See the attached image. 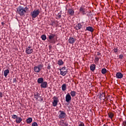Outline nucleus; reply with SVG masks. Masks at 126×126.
<instances>
[{"label": "nucleus", "mask_w": 126, "mask_h": 126, "mask_svg": "<svg viewBox=\"0 0 126 126\" xmlns=\"http://www.w3.org/2000/svg\"><path fill=\"white\" fill-rule=\"evenodd\" d=\"M70 100H71V96H70V94H69V93H67L65 96V101L68 103Z\"/></svg>", "instance_id": "12"}, {"label": "nucleus", "mask_w": 126, "mask_h": 126, "mask_svg": "<svg viewBox=\"0 0 126 126\" xmlns=\"http://www.w3.org/2000/svg\"><path fill=\"white\" fill-rule=\"evenodd\" d=\"M1 25L3 26L4 25V22H1Z\"/></svg>", "instance_id": "43"}, {"label": "nucleus", "mask_w": 126, "mask_h": 126, "mask_svg": "<svg viewBox=\"0 0 126 126\" xmlns=\"http://www.w3.org/2000/svg\"><path fill=\"white\" fill-rule=\"evenodd\" d=\"M32 118H29L27 119L26 122L27 124H31L32 123Z\"/></svg>", "instance_id": "23"}, {"label": "nucleus", "mask_w": 126, "mask_h": 126, "mask_svg": "<svg viewBox=\"0 0 126 126\" xmlns=\"http://www.w3.org/2000/svg\"><path fill=\"white\" fill-rule=\"evenodd\" d=\"M26 53L28 55H31L33 53V49L31 48V46H28L26 49Z\"/></svg>", "instance_id": "7"}, {"label": "nucleus", "mask_w": 126, "mask_h": 126, "mask_svg": "<svg viewBox=\"0 0 126 126\" xmlns=\"http://www.w3.org/2000/svg\"><path fill=\"white\" fill-rule=\"evenodd\" d=\"M68 13L71 16H72V15H74V10H73V9H69L68 10Z\"/></svg>", "instance_id": "17"}, {"label": "nucleus", "mask_w": 126, "mask_h": 126, "mask_svg": "<svg viewBox=\"0 0 126 126\" xmlns=\"http://www.w3.org/2000/svg\"><path fill=\"white\" fill-rule=\"evenodd\" d=\"M32 126H38V124H37L36 122H33L32 124Z\"/></svg>", "instance_id": "32"}, {"label": "nucleus", "mask_w": 126, "mask_h": 126, "mask_svg": "<svg viewBox=\"0 0 126 126\" xmlns=\"http://www.w3.org/2000/svg\"><path fill=\"white\" fill-rule=\"evenodd\" d=\"M63 126H68V124L67 123H64Z\"/></svg>", "instance_id": "39"}, {"label": "nucleus", "mask_w": 126, "mask_h": 126, "mask_svg": "<svg viewBox=\"0 0 126 126\" xmlns=\"http://www.w3.org/2000/svg\"><path fill=\"white\" fill-rule=\"evenodd\" d=\"M63 125H64V122H63V121H62L60 122L59 126H63Z\"/></svg>", "instance_id": "30"}, {"label": "nucleus", "mask_w": 126, "mask_h": 126, "mask_svg": "<svg viewBox=\"0 0 126 126\" xmlns=\"http://www.w3.org/2000/svg\"><path fill=\"white\" fill-rule=\"evenodd\" d=\"M96 69V65L95 64H91L90 66V69L92 71H94V70Z\"/></svg>", "instance_id": "18"}, {"label": "nucleus", "mask_w": 126, "mask_h": 126, "mask_svg": "<svg viewBox=\"0 0 126 126\" xmlns=\"http://www.w3.org/2000/svg\"><path fill=\"white\" fill-rule=\"evenodd\" d=\"M40 14V10L39 9H36L34 10L31 13V15L32 17V18H36L37 16H38Z\"/></svg>", "instance_id": "3"}, {"label": "nucleus", "mask_w": 126, "mask_h": 126, "mask_svg": "<svg viewBox=\"0 0 126 126\" xmlns=\"http://www.w3.org/2000/svg\"><path fill=\"white\" fill-rule=\"evenodd\" d=\"M104 95H105V94H102L100 95V97H101V96H104Z\"/></svg>", "instance_id": "44"}, {"label": "nucleus", "mask_w": 126, "mask_h": 126, "mask_svg": "<svg viewBox=\"0 0 126 126\" xmlns=\"http://www.w3.org/2000/svg\"><path fill=\"white\" fill-rule=\"evenodd\" d=\"M16 122L17 124H20L21 122H22V118L21 117H17L16 120Z\"/></svg>", "instance_id": "21"}, {"label": "nucleus", "mask_w": 126, "mask_h": 126, "mask_svg": "<svg viewBox=\"0 0 126 126\" xmlns=\"http://www.w3.org/2000/svg\"><path fill=\"white\" fill-rule=\"evenodd\" d=\"M17 118H18L17 115H12V119H17Z\"/></svg>", "instance_id": "33"}, {"label": "nucleus", "mask_w": 126, "mask_h": 126, "mask_svg": "<svg viewBox=\"0 0 126 126\" xmlns=\"http://www.w3.org/2000/svg\"><path fill=\"white\" fill-rule=\"evenodd\" d=\"M34 98L35 99H36V100H38V99H39V98H40L39 99H38V101H40V102H42V101H43V98H42V97L40 96V94H39L38 93H37V94H34Z\"/></svg>", "instance_id": "9"}, {"label": "nucleus", "mask_w": 126, "mask_h": 126, "mask_svg": "<svg viewBox=\"0 0 126 126\" xmlns=\"http://www.w3.org/2000/svg\"><path fill=\"white\" fill-rule=\"evenodd\" d=\"M95 62H99V58H98L97 57H95Z\"/></svg>", "instance_id": "36"}, {"label": "nucleus", "mask_w": 126, "mask_h": 126, "mask_svg": "<svg viewBox=\"0 0 126 126\" xmlns=\"http://www.w3.org/2000/svg\"><path fill=\"white\" fill-rule=\"evenodd\" d=\"M59 113V115L58 116L59 119H64L65 118V113L63 111H60Z\"/></svg>", "instance_id": "8"}, {"label": "nucleus", "mask_w": 126, "mask_h": 126, "mask_svg": "<svg viewBox=\"0 0 126 126\" xmlns=\"http://www.w3.org/2000/svg\"><path fill=\"white\" fill-rule=\"evenodd\" d=\"M8 73H9V70L8 69H6L4 71V76L5 77H6L7 75H8Z\"/></svg>", "instance_id": "20"}, {"label": "nucleus", "mask_w": 126, "mask_h": 126, "mask_svg": "<svg viewBox=\"0 0 126 126\" xmlns=\"http://www.w3.org/2000/svg\"><path fill=\"white\" fill-rule=\"evenodd\" d=\"M47 69H51V63H49L47 64Z\"/></svg>", "instance_id": "31"}, {"label": "nucleus", "mask_w": 126, "mask_h": 126, "mask_svg": "<svg viewBox=\"0 0 126 126\" xmlns=\"http://www.w3.org/2000/svg\"><path fill=\"white\" fill-rule=\"evenodd\" d=\"M17 11L21 16H23V15L26 13V10H25L24 7L21 6L18 7V8L17 9Z\"/></svg>", "instance_id": "1"}, {"label": "nucleus", "mask_w": 126, "mask_h": 126, "mask_svg": "<svg viewBox=\"0 0 126 126\" xmlns=\"http://www.w3.org/2000/svg\"><path fill=\"white\" fill-rule=\"evenodd\" d=\"M55 37H56V34H51L50 35H49L48 36V38L49 39V42H50V43H53V41H52V40H53V39H54V38H55Z\"/></svg>", "instance_id": "11"}, {"label": "nucleus", "mask_w": 126, "mask_h": 126, "mask_svg": "<svg viewBox=\"0 0 126 126\" xmlns=\"http://www.w3.org/2000/svg\"><path fill=\"white\" fill-rule=\"evenodd\" d=\"M107 72V69L106 68H103L101 70V73L102 74H105Z\"/></svg>", "instance_id": "27"}, {"label": "nucleus", "mask_w": 126, "mask_h": 126, "mask_svg": "<svg viewBox=\"0 0 126 126\" xmlns=\"http://www.w3.org/2000/svg\"><path fill=\"white\" fill-rule=\"evenodd\" d=\"M60 74L63 76H65V75L67 74V70H66V67H65V66L60 68Z\"/></svg>", "instance_id": "4"}, {"label": "nucleus", "mask_w": 126, "mask_h": 126, "mask_svg": "<svg viewBox=\"0 0 126 126\" xmlns=\"http://www.w3.org/2000/svg\"><path fill=\"white\" fill-rule=\"evenodd\" d=\"M62 90L63 91H65L66 90V85L65 84H63L62 86Z\"/></svg>", "instance_id": "22"}, {"label": "nucleus", "mask_w": 126, "mask_h": 126, "mask_svg": "<svg viewBox=\"0 0 126 126\" xmlns=\"http://www.w3.org/2000/svg\"><path fill=\"white\" fill-rule=\"evenodd\" d=\"M53 99L52 106L53 107H57V106H58V103L59 102V98L55 96L53 97Z\"/></svg>", "instance_id": "5"}, {"label": "nucleus", "mask_w": 126, "mask_h": 126, "mask_svg": "<svg viewBox=\"0 0 126 126\" xmlns=\"http://www.w3.org/2000/svg\"><path fill=\"white\" fill-rule=\"evenodd\" d=\"M68 41L69 44H73L75 42V39L73 37H70L69 38Z\"/></svg>", "instance_id": "15"}, {"label": "nucleus", "mask_w": 126, "mask_h": 126, "mask_svg": "<svg viewBox=\"0 0 126 126\" xmlns=\"http://www.w3.org/2000/svg\"><path fill=\"white\" fill-rule=\"evenodd\" d=\"M79 11L83 15H85V14L87 13V9L85 8L84 6H82L80 7Z\"/></svg>", "instance_id": "6"}, {"label": "nucleus", "mask_w": 126, "mask_h": 126, "mask_svg": "<svg viewBox=\"0 0 126 126\" xmlns=\"http://www.w3.org/2000/svg\"><path fill=\"white\" fill-rule=\"evenodd\" d=\"M70 95L72 97H75V95H76V92L71 91L70 92Z\"/></svg>", "instance_id": "24"}, {"label": "nucleus", "mask_w": 126, "mask_h": 126, "mask_svg": "<svg viewBox=\"0 0 126 126\" xmlns=\"http://www.w3.org/2000/svg\"><path fill=\"white\" fill-rule=\"evenodd\" d=\"M114 53H118V48H114Z\"/></svg>", "instance_id": "37"}, {"label": "nucleus", "mask_w": 126, "mask_h": 126, "mask_svg": "<svg viewBox=\"0 0 126 126\" xmlns=\"http://www.w3.org/2000/svg\"><path fill=\"white\" fill-rule=\"evenodd\" d=\"M58 64L59 65H63V61L62 60H59L58 62Z\"/></svg>", "instance_id": "25"}, {"label": "nucleus", "mask_w": 126, "mask_h": 126, "mask_svg": "<svg viewBox=\"0 0 126 126\" xmlns=\"http://www.w3.org/2000/svg\"><path fill=\"white\" fill-rule=\"evenodd\" d=\"M82 28V26L81 25V24L78 23L77 25H76L74 27V29H75V30H80V29H81Z\"/></svg>", "instance_id": "14"}, {"label": "nucleus", "mask_w": 126, "mask_h": 126, "mask_svg": "<svg viewBox=\"0 0 126 126\" xmlns=\"http://www.w3.org/2000/svg\"><path fill=\"white\" fill-rule=\"evenodd\" d=\"M44 82V78H39L37 79V83L38 84H41L43 83Z\"/></svg>", "instance_id": "19"}, {"label": "nucleus", "mask_w": 126, "mask_h": 126, "mask_svg": "<svg viewBox=\"0 0 126 126\" xmlns=\"http://www.w3.org/2000/svg\"><path fill=\"white\" fill-rule=\"evenodd\" d=\"M58 18L59 19L62 18V14L60 13H59L58 14Z\"/></svg>", "instance_id": "34"}, {"label": "nucleus", "mask_w": 126, "mask_h": 126, "mask_svg": "<svg viewBox=\"0 0 126 126\" xmlns=\"http://www.w3.org/2000/svg\"><path fill=\"white\" fill-rule=\"evenodd\" d=\"M119 58L121 59V60H122V59H124V55H119Z\"/></svg>", "instance_id": "35"}, {"label": "nucleus", "mask_w": 126, "mask_h": 126, "mask_svg": "<svg viewBox=\"0 0 126 126\" xmlns=\"http://www.w3.org/2000/svg\"><path fill=\"white\" fill-rule=\"evenodd\" d=\"M99 54H100L99 53H98L97 56H99Z\"/></svg>", "instance_id": "46"}, {"label": "nucleus", "mask_w": 126, "mask_h": 126, "mask_svg": "<svg viewBox=\"0 0 126 126\" xmlns=\"http://www.w3.org/2000/svg\"><path fill=\"white\" fill-rule=\"evenodd\" d=\"M103 126H109L106 125H104Z\"/></svg>", "instance_id": "45"}, {"label": "nucleus", "mask_w": 126, "mask_h": 126, "mask_svg": "<svg viewBox=\"0 0 126 126\" xmlns=\"http://www.w3.org/2000/svg\"><path fill=\"white\" fill-rule=\"evenodd\" d=\"M78 126H85L83 122H80L78 123Z\"/></svg>", "instance_id": "29"}, {"label": "nucleus", "mask_w": 126, "mask_h": 126, "mask_svg": "<svg viewBox=\"0 0 126 126\" xmlns=\"http://www.w3.org/2000/svg\"><path fill=\"white\" fill-rule=\"evenodd\" d=\"M116 77L118 79H122V78L124 77V75L122 73L119 72L116 73Z\"/></svg>", "instance_id": "10"}, {"label": "nucleus", "mask_w": 126, "mask_h": 126, "mask_svg": "<svg viewBox=\"0 0 126 126\" xmlns=\"http://www.w3.org/2000/svg\"><path fill=\"white\" fill-rule=\"evenodd\" d=\"M109 118L110 119H112V118H114V114L112 112H109L108 113Z\"/></svg>", "instance_id": "26"}, {"label": "nucleus", "mask_w": 126, "mask_h": 126, "mask_svg": "<svg viewBox=\"0 0 126 126\" xmlns=\"http://www.w3.org/2000/svg\"><path fill=\"white\" fill-rule=\"evenodd\" d=\"M123 125H124V126H126V121H124Z\"/></svg>", "instance_id": "41"}, {"label": "nucleus", "mask_w": 126, "mask_h": 126, "mask_svg": "<svg viewBox=\"0 0 126 126\" xmlns=\"http://www.w3.org/2000/svg\"><path fill=\"white\" fill-rule=\"evenodd\" d=\"M85 31H89L90 32H94V29L92 28V27H87L85 30Z\"/></svg>", "instance_id": "16"}, {"label": "nucleus", "mask_w": 126, "mask_h": 126, "mask_svg": "<svg viewBox=\"0 0 126 126\" xmlns=\"http://www.w3.org/2000/svg\"><path fill=\"white\" fill-rule=\"evenodd\" d=\"M2 96H3L2 93L0 92V98H2Z\"/></svg>", "instance_id": "40"}, {"label": "nucleus", "mask_w": 126, "mask_h": 126, "mask_svg": "<svg viewBox=\"0 0 126 126\" xmlns=\"http://www.w3.org/2000/svg\"><path fill=\"white\" fill-rule=\"evenodd\" d=\"M24 9H25V10H26V12H27V10H28L29 9L28 7L26 6L25 8H24Z\"/></svg>", "instance_id": "38"}, {"label": "nucleus", "mask_w": 126, "mask_h": 126, "mask_svg": "<svg viewBox=\"0 0 126 126\" xmlns=\"http://www.w3.org/2000/svg\"><path fill=\"white\" fill-rule=\"evenodd\" d=\"M41 39L43 41H45L46 39H47V36H46V35L43 34L41 36Z\"/></svg>", "instance_id": "28"}, {"label": "nucleus", "mask_w": 126, "mask_h": 126, "mask_svg": "<svg viewBox=\"0 0 126 126\" xmlns=\"http://www.w3.org/2000/svg\"><path fill=\"white\" fill-rule=\"evenodd\" d=\"M44 67V65L42 64H38L37 66H35L33 68V70L34 72H36L37 73H39L40 72V70H42V68Z\"/></svg>", "instance_id": "2"}, {"label": "nucleus", "mask_w": 126, "mask_h": 126, "mask_svg": "<svg viewBox=\"0 0 126 126\" xmlns=\"http://www.w3.org/2000/svg\"><path fill=\"white\" fill-rule=\"evenodd\" d=\"M13 83L16 82V78H14L13 79Z\"/></svg>", "instance_id": "42"}, {"label": "nucleus", "mask_w": 126, "mask_h": 126, "mask_svg": "<svg viewBox=\"0 0 126 126\" xmlns=\"http://www.w3.org/2000/svg\"><path fill=\"white\" fill-rule=\"evenodd\" d=\"M40 87L41 88H47L48 87V83L46 81L43 82L41 84Z\"/></svg>", "instance_id": "13"}]
</instances>
